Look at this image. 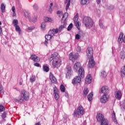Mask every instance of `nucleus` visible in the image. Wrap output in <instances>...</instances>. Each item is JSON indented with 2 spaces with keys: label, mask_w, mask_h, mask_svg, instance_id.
<instances>
[{
  "label": "nucleus",
  "mask_w": 125,
  "mask_h": 125,
  "mask_svg": "<svg viewBox=\"0 0 125 125\" xmlns=\"http://www.w3.org/2000/svg\"><path fill=\"white\" fill-rule=\"evenodd\" d=\"M89 91L88 90V88H85L83 92V96L84 97L86 96V95H87V94H88Z\"/></svg>",
  "instance_id": "27"
},
{
  "label": "nucleus",
  "mask_w": 125,
  "mask_h": 125,
  "mask_svg": "<svg viewBox=\"0 0 125 125\" xmlns=\"http://www.w3.org/2000/svg\"><path fill=\"white\" fill-rule=\"evenodd\" d=\"M4 93L3 88H2V86L0 85V94H3Z\"/></svg>",
  "instance_id": "45"
},
{
  "label": "nucleus",
  "mask_w": 125,
  "mask_h": 125,
  "mask_svg": "<svg viewBox=\"0 0 125 125\" xmlns=\"http://www.w3.org/2000/svg\"><path fill=\"white\" fill-rule=\"evenodd\" d=\"M89 2H90V0H81L80 1L81 5H85L86 4H88Z\"/></svg>",
  "instance_id": "22"
},
{
  "label": "nucleus",
  "mask_w": 125,
  "mask_h": 125,
  "mask_svg": "<svg viewBox=\"0 0 125 125\" xmlns=\"http://www.w3.org/2000/svg\"><path fill=\"white\" fill-rule=\"evenodd\" d=\"M81 38V36H80V35L79 34H77L75 36V39H76V40H80Z\"/></svg>",
  "instance_id": "54"
},
{
  "label": "nucleus",
  "mask_w": 125,
  "mask_h": 125,
  "mask_svg": "<svg viewBox=\"0 0 125 125\" xmlns=\"http://www.w3.org/2000/svg\"><path fill=\"white\" fill-rule=\"evenodd\" d=\"M107 76V73H106V72L104 71L101 72V77L102 78H105V77Z\"/></svg>",
  "instance_id": "39"
},
{
  "label": "nucleus",
  "mask_w": 125,
  "mask_h": 125,
  "mask_svg": "<svg viewBox=\"0 0 125 125\" xmlns=\"http://www.w3.org/2000/svg\"><path fill=\"white\" fill-rule=\"evenodd\" d=\"M6 125H10V124H7Z\"/></svg>",
  "instance_id": "64"
},
{
  "label": "nucleus",
  "mask_w": 125,
  "mask_h": 125,
  "mask_svg": "<svg viewBox=\"0 0 125 125\" xmlns=\"http://www.w3.org/2000/svg\"><path fill=\"white\" fill-rule=\"evenodd\" d=\"M43 69L44 72H46L49 71V68H48V67H47V66H43Z\"/></svg>",
  "instance_id": "42"
},
{
  "label": "nucleus",
  "mask_w": 125,
  "mask_h": 125,
  "mask_svg": "<svg viewBox=\"0 0 125 125\" xmlns=\"http://www.w3.org/2000/svg\"><path fill=\"white\" fill-rule=\"evenodd\" d=\"M104 119L103 114L99 113L97 115V120L98 122H102Z\"/></svg>",
  "instance_id": "17"
},
{
  "label": "nucleus",
  "mask_w": 125,
  "mask_h": 125,
  "mask_svg": "<svg viewBox=\"0 0 125 125\" xmlns=\"http://www.w3.org/2000/svg\"><path fill=\"white\" fill-rule=\"evenodd\" d=\"M19 84L20 85H22V82H20Z\"/></svg>",
  "instance_id": "63"
},
{
  "label": "nucleus",
  "mask_w": 125,
  "mask_h": 125,
  "mask_svg": "<svg viewBox=\"0 0 125 125\" xmlns=\"http://www.w3.org/2000/svg\"><path fill=\"white\" fill-rule=\"evenodd\" d=\"M53 94H59V91H58V89L57 88V87H55L53 89Z\"/></svg>",
  "instance_id": "37"
},
{
  "label": "nucleus",
  "mask_w": 125,
  "mask_h": 125,
  "mask_svg": "<svg viewBox=\"0 0 125 125\" xmlns=\"http://www.w3.org/2000/svg\"><path fill=\"white\" fill-rule=\"evenodd\" d=\"M30 59H31V60H33L34 62H38L41 61V59H40V57L37 56L35 54L31 55L30 57Z\"/></svg>",
  "instance_id": "14"
},
{
  "label": "nucleus",
  "mask_w": 125,
  "mask_h": 125,
  "mask_svg": "<svg viewBox=\"0 0 125 125\" xmlns=\"http://www.w3.org/2000/svg\"><path fill=\"white\" fill-rule=\"evenodd\" d=\"M60 90L62 92H65V90L66 89L65 88V86L63 84H61L60 86Z\"/></svg>",
  "instance_id": "35"
},
{
  "label": "nucleus",
  "mask_w": 125,
  "mask_h": 125,
  "mask_svg": "<svg viewBox=\"0 0 125 125\" xmlns=\"http://www.w3.org/2000/svg\"><path fill=\"white\" fill-rule=\"evenodd\" d=\"M57 14H59V17H61L62 15H63V12L62 11H58L57 12Z\"/></svg>",
  "instance_id": "50"
},
{
  "label": "nucleus",
  "mask_w": 125,
  "mask_h": 125,
  "mask_svg": "<svg viewBox=\"0 0 125 125\" xmlns=\"http://www.w3.org/2000/svg\"><path fill=\"white\" fill-rule=\"evenodd\" d=\"M91 80H92L91 75L90 74L88 75L85 80V83H87V84H89V83H91Z\"/></svg>",
  "instance_id": "18"
},
{
  "label": "nucleus",
  "mask_w": 125,
  "mask_h": 125,
  "mask_svg": "<svg viewBox=\"0 0 125 125\" xmlns=\"http://www.w3.org/2000/svg\"><path fill=\"white\" fill-rule=\"evenodd\" d=\"M112 117V120H113L114 122L116 123V122H117V119H116V114H115V111H113Z\"/></svg>",
  "instance_id": "36"
},
{
  "label": "nucleus",
  "mask_w": 125,
  "mask_h": 125,
  "mask_svg": "<svg viewBox=\"0 0 125 125\" xmlns=\"http://www.w3.org/2000/svg\"><path fill=\"white\" fill-rule=\"evenodd\" d=\"M35 125H41V123L38 122V123H36Z\"/></svg>",
  "instance_id": "61"
},
{
  "label": "nucleus",
  "mask_w": 125,
  "mask_h": 125,
  "mask_svg": "<svg viewBox=\"0 0 125 125\" xmlns=\"http://www.w3.org/2000/svg\"><path fill=\"white\" fill-rule=\"evenodd\" d=\"M120 107L122 109H124V110H125V101H123L120 103Z\"/></svg>",
  "instance_id": "31"
},
{
  "label": "nucleus",
  "mask_w": 125,
  "mask_h": 125,
  "mask_svg": "<svg viewBox=\"0 0 125 125\" xmlns=\"http://www.w3.org/2000/svg\"><path fill=\"white\" fill-rule=\"evenodd\" d=\"M101 102L102 103H106L108 101V96L107 95H104L101 97Z\"/></svg>",
  "instance_id": "16"
},
{
  "label": "nucleus",
  "mask_w": 125,
  "mask_h": 125,
  "mask_svg": "<svg viewBox=\"0 0 125 125\" xmlns=\"http://www.w3.org/2000/svg\"><path fill=\"white\" fill-rule=\"evenodd\" d=\"M68 13H65L62 19V22H66V20H67V18H68Z\"/></svg>",
  "instance_id": "23"
},
{
  "label": "nucleus",
  "mask_w": 125,
  "mask_h": 125,
  "mask_svg": "<svg viewBox=\"0 0 125 125\" xmlns=\"http://www.w3.org/2000/svg\"><path fill=\"white\" fill-rule=\"evenodd\" d=\"M85 110L83 106L80 105L76 110L74 111L73 116L75 118L78 116H83L84 114Z\"/></svg>",
  "instance_id": "6"
},
{
  "label": "nucleus",
  "mask_w": 125,
  "mask_h": 125,
  "mask_svg": "<svg viewBox=\"0 0 125 125\" xmlns=\"http://www.w3.org/2000/svg\"><path fill=\"white\" fill-rule=\"evenodd\" d=\"M50 81L53 83H56V82H57V80H56V78L55 77H54V75L52 74V73H50Z\"/></svg>",
  "instance_id": "19"
},
{
  "label": "nucleus",
  "mask_w": 125,
  "mask_h": 125,
  "mask_svg": "<svg viewBox=\"0 0 125 125\" xmlns=\"http://www.w3.org/2000/svg\"><path fill=\"white\" fill-rule=\"evenodd\" d=\"M73 20L74 22H78V20H79V14H77L76 15L74 18Z\"/></svg>",
  "instance_id": "38"
},
{
  "label": "nucleus",
  "mask_w": 125,
  "mask_h": 125,
  "mask_svg": "<svg viewBox=\"0 0 125 125\" xmlns=\"http://www.w3.org/2000/svg\"><path fill=\"white\" fill-rule=\"evenodd\" d=\"M120 76L122 78H125V66H124L121 68Z\"/></svg>",
  "instance_id": "21"
},
{
  "label": "nucleus",
  "mask_w": 125,
  "mask_h": 125,
  "mask_svg": "<svg viewBox=\"0 0 125 125\" xmlns=\"http://www.w3.org/2000/svg\"><path fill=\"white\" fill-rule=\"evenodd\" d=\"M50 61H53L52 65L54 68H59L61 66L62 61L58 57V54L56 52L51 55L49 58Z\"/></svg>",
  "instance_id": "1"
},
{
  "label": "nucleus",
  "mask_w": 125,
  "mask_h": 125,
  "mask_svg": "<svg viewBox=\"0 0 125 125\" xmlns=\"http://www.w3.org/2000/svg\"><path fill=\"white\" fill-rule=\"evenodd\" d=\"M2 118L3 119H4L5 118H6V112H4L2 114Z\"/></svg>",
  "instance_id": "53"
},
{
  "label": "nucleus",
  "mask_w": 125,
  "mask_h": 125,
  "mask_svg": "<svg viewBox=\"0 0 125 125\" xmlns=\"http://www.w3.org/2000/svg\"><path fill=\"white\" fill-rule=\"evenodd\" d=\"M34 66H35L36 67H40V66H41V65L39 63H35L34 64Z\"/></svg>",
  "instance_id": "55"
},
{
  "label": "nucleus",
  "mask_w": 125,
  "mask_h": 125,
  "mask_svg": "<svg viewBox=\"0 0 125 125\" xmlns=\"http://www.w3.org/2000/svg\"><path fill=\"white\" fill-rule=\"evenodd\" d=\"M82 65L81 64V62H76L74 65L73 69L75 72L78 71V75L80 76L81 78L84 77V70L83 67H81Z\"/></svg>",
  "instance_id": "3"
},
{
  "label": "nucleus",
  "mask_w": 125,
  "mask_h": 125,
  "mask_svg": "<svg viewBox=\"0 0 125 125\" xmlns=\"http://www.w3.org/2000/svg\"><path fill=\"white\" fill-rule=\"evenodd\" d=\"M47 41L48 40H45L44 42V44L45 45H47V43H48V42H47Z\"/></svg>",
  "instance_id": "57"
},
{
  "label": "nucleus",
  "mask_w": 125,
  "mask_h": 125,
  "mask_svg": "<svg viewBox=\"0 0 125 125\" xmlns=\"http://www.w3.org/2000/svg\"><path fill=\"white\" fill-rule=\"evenodd\" d=\"M69 58L71 60V61L75 62V61L77 60V59L79 58V54L75 53L74 54H73L72 53H70L69 55Z\"/></svg>",
  "instance_id": "8"
},
{
  "label": "nucleus",
  "mask_w": 125,
  "mask_h": 125,
  "mask_svg": "<svg viewBox=\"0 0 125 125\" xmlns=\"http://www.w3.org/2000/svg\"><path fill=\"white\" fill-rule=\"evenodd\" d=\"M49 12L51 13L52 12V8L51 7H50L49 9Z\"/></svg>",
  "instance_id": "58"
},
{
  "label": "nucleus",
  "mask_w": 125,
  "mask_h": 125,
  "mask_svg": "<svg viewBox=\"0 0 125 125\" xmlns=\"http://www.w3.org/2000/svg\"><path fill=\"white\" fill-rule=\"evenodd\" d=\"M29 99L30 93L25 90H22L21 95H20L18 99H15V101L20 102V103H22V102H24V100L27 101L29 100Z\"/></svg>",
  "instance_id": "2"
},
{
  "label": "nucleus",
  "mask_w": 125,
  "mask_h": 125,
  "mask_svg": "<svg viewBox=\"0 0 125 125\" xmlns=\"http://www.w3.org/2000/svg\"><path fill=\"white\" fill-rule=\"evenodd\" d=\"M114 95L116 99L121 100L122 97L123 96V94H122V91H121V90H117L115 92Z\"/></svg>",
  "instance_id": "9"
},
{
  "label": "nucleus",
  "mask_w": 125,
  "mask_h": 125,
  "mask_svg": "<svg viewBox=\"0 0 125 125\" xmlns=\"http://www.w3.org/2000/svg\"><path fill=\"white\" fill-rule=\"evenodd\" d=\"M36 81V76L32 75L31 76L30 79V83H34V82Z\"/></svg>",
  "instance_id": "32"
},
{
  "label": "nucleus",
  "mask_w": 125,
  "mask_h": 125,
  "mask_svg": "<svg viewBox=\"0 0 125 125\" xmlns=\"http://www.w3.org/2000/svg\"><path fill=\"white\" fill-rule=\"evenodd\" d=\"M73 28V23H70L67 27V31H71Z\"/></svg>",
  "instance_id": "43"
},
{
  "label": "nucleus",
  "mask_w": 125,
  "mask_h": 125,
  "mask_svg": "<svg viewBox=\"0 0 125 125\" xmlns=\"http://www.w3.org/2000/svg\"><path fill=\"white\" fill-rule=\"evenodd\" d=\"M0 35L1 36L2 35V28L0 27Z\"/></svg>",
  "instance_id": "56"
},
{
  "label": "nucleus",
  "mask_w": 125,
  "mask_h": 125,
  "mask_svg": "<svg viewBox=\"0 0 125 125\" xmlns=\"http://www.w3.org/2000/svg\"><path fill=\"white\" fill-rule=\"evenodd\" d=\"M58 33V28L53 29L50 30L47 35H45V39L47 41H50L54 36H55L56 34Z\"/></svg>",
  "instance_id": "5"
},
{
  "label": "nucleus",
  "mask_w": 125,
  "mask_h": 125,
  "mask_svg": "<svg viewBox=\"0 0 125 125\" xmlns=\"http://www.w3.org/2000/svg\"><path fill=\"white\" fill-rule=\"evenodd\" d=\"M35 29V26H30L28 27V31H33Z\"/></svg>",
  "instance_id": "51"
},
{
  "label": "nucleus",
  "mask_w": 125,
  "mask_h": 125,
  "mask_svg": "<svg viewBox=\"0 0 125 125\" xmlns=\"http://www.w3.org/2000/svg\"><path fill=\"white\" fill-rule=\"evenodd\" d=\"M75 26L78 30H80V22L79 21H75Z\"/></svg>",
  "instance_id": "44"
},
{
  "label": "nucleus",
  "mask_w": 125,
  "mask_h": 125,
  "mask_svg": "<svg viewBox=\"0 0 125 125\" xmlns=\"http://www.w3.org/2000/svg\"><path fill=\"white\" fill-rule=\"evenodd\" d=\"M5 110V108H4V106L2 105L1 104L0 105V112H3Z\"/></svg>",
  "instance_id": "47"
},
{
  "label": "nucleus",
  "mask_w": 125,
  "mask_h": 125,
  "mask_svg": "<svg viewBox=\"0 0 125 125\" xmlns=\"http://www.w3.org/2000/svg\"><path fill=\"white\" fill-rule=\"evenodd\" d=\"M82 79H83V78H82L81 76H76L75 78L73 79L72 80L73 84H76V83H81V81H82Z\"/></svg>",
  "instance_id": "10"
},
{
  "label": "nucleus",
  "mask_w": 125,
  "mask_h": 125,
  "mask_svg": "<svg viewBox=\"0 0 125 125\" xmlns=\"http://www.w3.org/2000/svg\"><path fill=\"white\" fill-rule=\"evenodd\" d=\"M1 12H4L5 11V5L3 3L1 4Z\"/></svg>",
  "instance_id": "33"
},
{
  "label": "nucleus",
  "mask_w": 125,
  "mask_h": 125,
  "mask_svg": "<svg viewBox=\"0 0 125 125\" xmlns=\"http://www.w3.org/2000/svg\"><path fill=\"white\" fill-rule=\"evenodd\" d=\"M99 26L101 29H104V28H105V26H104V24H103V21L101 20L99 21Z\"/></svg>",
  "instance_id": "28"
},
{
  "label": "nucleus",
  "mask_w": 125,
  "mask_h": 125,
  "mask_svg": "<svg viewBox=\"0 0 125 125\" xmlns=\"http://www.w3.org/2000/svg\"><path fill=\"white\" fill-rule=\"evenodd\" d=\"M67 72L66 73V77H71L72 76V73H73V71H72V68L71 66L67 65L66 66Z\"/></svg>",
  "instance_id": "13"
},
{
  "label": "nucleus",
  "mask_w": 125,
  "mask_h": 125,
  "mask_svg": "<svg viewBox=\"0 0 125 125\" xmlns=\"http://www.w3.org/2000/svg\"><path fill=\"white\" fill-rule=\"evenodd\" d=\"M88 66L89 68H93L94 65H95V62L94 61V58L93 57L89 58Z\"/></svg>",
  "instance_id": "12"
},
{
  "label": "nucleus",
  "mask_w": 125,
  "mask_h": 125,
  "mask_svg": "<svg viewBox=\"0 0 125 125\" xmlns=\"http://www.w3.org/2000/svg\"><path fill=\"white\" fill-rule=\"evenodd\" d=\"M54 97L56 100H58L59 99V94H54Z\"/></svg>",
  "instance_id": "49"
},
{
  "label": "nucleus",
  "mask_w": 125,
  "mask_h": 125,
  "mask_svg": "<svg viewBox=\"0 0 125 125\" xmlns=\"http://www.w3.org/2000/svg\"><path fill=\"white\" fill-rule=\"evenodd\" d=\"M65 3H67L66 10H68V8H69V6H70V4L71 3V0H66Z\"/></svg>",
  "instance_id": "26"
},
{
  "label": "nucleus",
  "mask_w": 125,
  "mask_h": 125,
  "mask_svg": "<svg viewBox=\"0 0 125 125\" xmlns=\"http://www.w3.org/2000/svg\"><path fill=\"white\" fill-rule=\"evenodd\" d=\"M24 16H25V17H26V18H28V19H29V21H30V22H35L37 21V17H36L34 20H30V14L27 11H25L24 12Z\"/></svg>",
  "instance_id": "15"
},
{
  "label": "nucleus",
  "mask_w": 125,
  "mask_h": 125,
  "mask_svg": "<svg viewBox=\"0 0 125 125\" xmlns=\"http://www.w3.org/2000/svg\"><path fill=\"white\" fill-rule=\"evenodd\" d=\"M63 23V25H61L59 29H58V32H61L63 29H64L65 28V27H66V26H67V22L66 21H63L62 22Z\"/></svg>",
  "instance_id": "20"
},
{
  "label": "nucleus",
  "mask_w": 125,
  "mask_h": 125,
  "mask_svg": "<svg viewBox=\"0 0 125 125\" xmlns=\"http://www.w3.org/2000/svg\"><path fill=\"white\" fill-rule=\"evenodd\" d=\"M53 6V3H51L50 4V7H52Z\"/></svg>",
  "instance_id": "60"
},
{
  "label": "nucleus",
  "mask_w": 125,
  "mask_h": 125,
  "mask_svg": "<svg viewBox=\"0 0 125 125\" xmlns=\"http://www.w3.org/2000/svg\"><path fill=\"white\" fill-rule=\"evenodd\" d=\"M14 89H16V90H17V91L19 90L18 88H16V87L14 88Z\"/></svg>",
  "instance_id": "62"
},
{
  "label": "nucleus",
  "mask_w": 125,
  "mask_h": 125,
  "mask_svg": "<svg viewBox=\"0 0 125 125\" xmlns=\"http://www.w3.org/2000/svg\"><path fill=\"white\" fill-rule=\"evenodd\" d=\"M96 1L98 4L101 2V0H96Z\"/></svg>",
  "instance_id": "59"
},
{
  "label": "nucleus",
  "mask_w": 125,
  "mask_h": 125,
  "mask_svg": "<svg viewBox=\"0 0 125 125\" xmlns=\"http://www.w3.org/2000/svg\"><path fill=\"white\" fill-rule=\"evenodd\" d=\"M101 125H109V122L106 119H104L103 121H101Z\"/></svg>",
  "instance_id": "25"
},
{
  "label": "nucleus",
  "mask_w": 125,
  "mask_h": 125,
  "mask_svg": "<svg viewBox=\"0 0 125 125\" xmlns=\"http://www.w3.org/2000/svg\"><path fill=\"white\" fill-rule=\"evenodd\" d=\"M101 91L104 95H107L109 93V88L108 86H103L101 89Z\"/></svg>",
  "instance_id": "11"
},
{
  "label": "nucleus",
  "mask_w": 125,
  "mask_h": 125,
  "mask_svg": "<svg viewBox=\"0 0 125 125\" xmlns=\"http://www.w3.org/2000/svg\"><path fill=\"white\" fill-rule=\"evenodd\" d=\"M15 27L16 32H18L19 34H21V28H20V26H19V25H17Z\"/></svg>",
  "instance_id": "30"
},
{
  "label": "nucleus",
  "mask_w": 125,
  "mask_h": 125,
  "mask_svg": "<svg viewBox=\"0 0 125 125\" xmlns=\"http://www.w3.org/2000/svg\"><path fill=\"white\" fill-rule=\"evenodd\" d=\"M13 24L14 27L18 26V21L17 20H14L13 21Z\"/></svg>",
  "instance_id": "40"
},
{
  "label": "nucleus",
  "mask_w": 125,
  "mask_h": 125,
  "mask_svg": "<svg viewBox=\"0 0 125 125\" xmlns=\"http://www.w3.org/2000/svg\"><path fill=\"white\" fill-rule=\"evenodd\" d=\"M83 23L86 28H90L93 26V21L91 18L85 17L83 19Z\"/></svg>",
  "instance_id": "4"
},
{
  "label": "nucleus",
  "mask_w": 125,
  "mask_h": 125,
  "mask_svg": "<svg viewBox=\"0 0 125 125\" xmlns=\"http://www.w3.org/2000/svg\"><path fill=\"white\" fill-rule=\"evenodd\" d=\"M76 50L77 52H80V51H82V48H81L80 46H78L76 49Z\"/></svg>",
  "instance_id": "52"
},
{
  "label": "nucleus",
  "mask_w": 125,
  "mask_h": 125,
  "mask_svg": "<svg viewBox=\"0 0 125 125\" xmlns=\"http://www.w3.org/2000/svg\"><path fill=\"white\" fill-rule=\"evenodd\" d=\"M33 7L34 10H38L39 9V6H38L37 4H34Z\"/></svg>",
  "instance_id": "46"
},
{
  "label": "nucleus",
  "mask_w": 125,
  "mask_h": 125,
  "mask_svg": "<svg viewBox=\"0 0 125 125\" xmlns=\"http://www.w3.org/2000/svg\"><path fill=\"white\" fill-rule=\"evenodd\" d=\"M86 56L87 58H91L93 57V49L91 47H89L87 48L86 51Z\"/></svg>",
  "instance_id": "7"
},
{
  "label": "nucleus",
  "mask_w": 125,
  "mask_h": 125,
  "mask_svg": "<svg viewBox=\"0 0 125 125\" xmlns=\"http://www.w3.org/2000/svg\"><path fill=\"white\" fill-rule=\"evenodd\" d=\"M12 11L13 12V16H16V13L15 12V7L13 6L12 7Z\"/></svg>",
  "instance_id": "41"
},
{
  "label": "nucleus",
  "mask_w": 125,
  "mask_h": 125,
  "mask_svg": "<svg viewBox=\"0 0 125 125\" xmlns=\"http://www.w3.org/2000/svg\"><path fill=\"white\" fill-rule=\"evenodd\" d=\"M120 55L121 56V59H125V50L121 52Z\"/></svg>",
  "instance_id": "34"
},
{
  "label": "nucleus",
  "mask_w": 125,
  "mask_h": 125,
  "mask_svg": "<svg viewBox=\"0 0 125 125\" xmlns=\"http://www.w3.org/2000/svg\"><path fill=\"white\" fill-rule=\"evenodd\" d=\"M92 97H93V94L92 93H90L87 97L88 101H91L92 100Z\"/></svg>",
  "instance_id": "29"
},
{
  "label": "nucleus",
  "mask_w": 125,
  "mask_h": 125,
  "mask_svg": "<svg viewBox=\"0 0 125 125\" xmlns=\"http://www.w3.org/2000/svg\"><path fill=\"white\" fill-rule=\"evenodd\" d=\"M44 21H45V22H50V23H52V22H53V20L51 18L45 17H44Z\"/></svg>",
  "instance_id": "24"
},
{
  "label": "nucleus",
  "mask_w": 125,
  "mask_h": 125,
  "mask_svg": "<svg viewBox=\"0 0 125 125\" xmlns=\"http://www.w3.org/2000/svg\"><path fill=\"white\" fill-rule=\"evenodd\" d=\"M41 28L42 30H44L45 29V22H42L41 24Z\"/></svg>",
  "instance_id": "48"
}]
</instances>
